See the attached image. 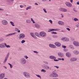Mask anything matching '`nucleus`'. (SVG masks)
<instances>
[{
	"label": "nucleus",
	"instance_id": "1",
	"mask_svg": "<svg viewBox=\"0 0 79 79\" xmlns=\"http://www.w3.org/2000/svg\"><path fill=\"white\" fill-rule=\"evenodd\" d=\"M23 74L25 77H26V78H30V77H31V75H30V74L27 72H23Z\"/></svg>",
	"mask_w": 79,
	"mask_h": 79
},
{
	"label": "nucleus",
	"instance_id": "2",
	"mask_svg": "<svg viewBox=\"0 0 79 79\" xmlns=\"http://www.w3.org/2000/svg\"><path fill=\"white\" fill-rule=\"evenodd\" d=\"M40 35L41 37H43V38H45L47 37V33L44 31H41L40 33Z\"/></svg>",
	"mask_w": 79,
	"mask_h": 79
},
{
	"label": "nucleus",
	"instance_id": "3",
	"mask_svg": "<svg viewBox=\"0 0 79 79\" xmlns=\"http://www.w3.org/2000/svg\"><path fill=\"white\" fill-rule=\"evenodd\" d=\"M1 23L2 25H4L5 26L8 25V21L6 20L5 19L2 20L1 21Z\"/></svg>",
	"mask_w": 79,
	"mask_h": 79
},
{
	"label": "nucleus",
	"instance_id": "4",
	"mask_svg": "<svg viewBox=\"0 0 79 79\" xmlns=\"http://www.w3.org/2000/svg\"><path fill=\"white\" fill-rule=\"evenodd\" d=\"M20 62L22 64H25L26 63V60L24 58H22L20 59Z\"/></svg>",
	"mask_w": 79,
	"mask_h": 79
},
{
	"label": "nucleus",
	"instance_id": "5",
	"mask_svg": "<svg viewBox=\"0 0 79 79\" xmlns=\"http://www.w3.org/2000/svg\"><path fill=\"white\" fill-rule=\"evenodd\" d=\"M58 10L59 11H62L63 12H67L68 11V10L66 9L63 8H59Z\"/></svg>",
	"mask_w": 79,
	"mask_h": 79
},
{
	"label": "nucleus",
	"instance_id": "6",
	"mask_svg": "<svg viewBox=\"0 0 79 79\" xmlns=\"http://www.w3.org/2000/svg\"><path fill=\"white\" fill-rule=\"evenodd\" d=\"M9 55H10V52H8L7 55H6L5 60L3 62V64H5V63L6 62V61H7V60H8V57H9Z\"/></svg>",
	"mask_w": 79,
	"mask_h": 79
},
{
	"label": "nucleus",
	"instance_id": "7",
	"mask_svg": "<svg viewBox=\"0 0 79 79\" xmlns=\"http://www.w3.org/2000/svg\"><path fill=\"white\" fill-rule=\"evenodd\" d=\"M73 44L75 46V47H79V42L78 41H74L73 42Z\"/></svg>",
	"mask_w": 79,
	"mask_h": 79
},
{
	"label": "nucleus",
	"instance_id": "8",
	"mask_svg": "<svg viewBox=\"0 0 79 79\" xmlns=\"http://www.w3.org/2000/svg\"><path fill=\"white\" fill-rule=\"evenodd\" d=\"M62 40L64 42H69V38L67 37H62Z\"/></svg>",
	"mask_w": 79,
	"mask_h": 79
},
{
	"label": "nucleus",
	"instance_id": "9",
	"mask_svg": "<svg viewBox=\"0 0 79 79\" xmlns=\"http://www.w3.org/2000/svg\"><path fill=\"white\" fill-rule=\"evenodd\" d=\"M25 37H26V35L25 34L23 33H21L19 35V39H24L25 38Z\"/></svg>",
	"mask_w": 79,
	"mask_h": 79
},
{
	"label": "nucleus",
	"instance_id": "10",
	"mask_svg": "<svg viewBox=\"0 0 79 79\" xmlns=\"http://www.w3.org/2000/svg\"><path fill=\"white\" fill-rule=\"evenodd\" d=\"M66 5L68 7H71L72 6V4L69 2H65Z\"/></svg>",
	"mask_w": 79,
	"mask_h": 79
},
{
	"label": "nucleus",
	"instance_id": "11",
	"mask_svg": "<svg viewBox=\"0 0 79 79\" xmlns=\"http://www.w3.org/2000/svg\"><path fill=\"white\" fill-rule=\"evenodd\" d=\"M73 54L75 55H77L79 54V52L77 50H74L73 52Z\"/></svg>",
	"mask_w": 79,
	"mask_h": 79
},
{
	"label": "nucleus",
	"instance_id": "12",
	"mask_svg": "<svg viewBox=\"0 0 79 79\" xmlns=\"http://www.w3.org/2000/svg\"><path fill=\"white\" fill-rule=\"evenodd\" d=\"M5 73H2L0 75V79H3L5 77Z\"/></svg>",
	"mask_w": 79,
	"mask_h": 79
},
{
	"label": "nucleus",
	"instance_id": "13",
	"mask_svg": "<svg viewBox=\"0 0 79 79\" xmlns=\"http://www.w3.org/2000/svg\"><path fill=\"white\" fill-rule=\"evenodd\" d=\"M55 45L56 46L58 47H60L61 46V43L59 42H56L55 43Z\"/></svg>",
	"mask_w": 79,
	"mask_h": 79
},
{
	"label": "nucleus",
	"instance_id": "14",
	"mask_svg": "<svg viewBox=\"0 0 79 79\" xmlns=\"http://www.w3.org/2000/svg\"><path fill=\"white\" fill-rule=\"evenodd\" d=\"M15 34H16V32L12 33H11L8 34L5 36V37H9V36H11V35H15Z\"/></svg>",
	"mask_w": 79,
	"mask_h": 79
},
{
	"label": "nucleus",
	"instance_id": "15",
	"mask_svg": "<svg viewBox=\"0 0 79 79\" xmlns=\"http://www.w3.org/2000/svg\"><path fill=\"white\" fill-rule=\"evenodd\" d=\"M58 23L59 25H60L61 26H63L64 24V23L63 21H59L58 22Z\"/></svg>",
	"mask_w": 79,
	"mask_h": 79
},
{
	"label": "nucleus",
	"instance_id": "16",
	"mask_svg": "<svg viewBox=\"0 0 79 79\" xmlns=\"http://www.w3.org/2000/svg\"><path fill=\"white\" fill-rule=\"evenodd\" d=\"M6 46L5 45V43H2L0 44V48H5Z\"/></svg>",
	"mask_w": 79,
	"mask_h": 79
},
{
	"label": "nucleus",
	"instance_id": "17",
	"mask_svg": "<svg viewBox=\"0 0 79 79\" xmlns=\"http://www.w3.org/2000/svg\"><path fill=\"white\" fill-rule=\"evenodd\" d=\"M31 35L35 39H37V37L34 35V33L32 32L30 33Z\"/></svg>",
	"mask_w": 79,
	"mask_h": 79
},
{
	"label": "nucleus",
	"instance_id": "18",
	"mask_svg": "<svg viewBox=\"0 0 79 79\" xmlns=\"http://www.w3.org/2000/svg\"><path fill=\"white\" fill-rule=\"evenodd\" d=\"M66 56L67 57H68V58H70L71 56V54L70 52H67L66 53Z\"/></svg>",
	"mask_w": 79,
	"mask_h": 79
},
{
	"label": "nucleus",
	"instance_id": "19",
	"mask_svg": "<svg viewBox=\"0 0 79 79\" xmlns=\"http://www.w3.org/2000/svg\"><path fill=\"white\" fill-rule=\"evenodd\" d=\"M58 55L60 56V57H61V58H63L64 56V54L61 52H59L58 53Z\"/></svg>",
	"mask_w": 79,
	"mask_h": 79
},
{
	"label": "nucleus",
	"instance_id": "20",
	"mask_svg": "<svg viewBox=\"0 0 79 79\" xmlns=\"http://www.w3.org/2000/svg\"><path fill=\"white\" fill-rule=\"evenodd\" d=\"M60 30L58 28L51 29V32H52V31H60Z\"/></svg>",
	"mask_w": 79,
	"mask_h": 79
},
{
	"label": "nucleus",
	"instance_id": "21",
	"mask_svg": "<svg viewBox=\"0 0 79 79\" xmlns=\"http://www.w3.org/2000/svg\"><path fill=\"white\" fill-rule=\"evenodd\" d=\"M35 26L36 28H40V25L37 23L35 24Z\"/></svg>",
	"mask_w": 79,
	"mask_h": 79
},
{
	"label": "nucleus",
	"instance_id": "22",
	"mask_svg": "<svg viewBox=\"0 0 79 79\" xmlns=\"http://www.w3.org/2000/svg\"><path fill=\"white\" fill-rule=\"evenodd\" d=\"M49 46L50 47H51V48H56V46H55V45L52 44H49Z\"/></svg>",
	"mask_w": 79,
	"mask_h": 79
},
{
	"label": "nucleus",
	"instance_id": "23",
	"mask_svg": "<svg viewBox=\"0 0 79 79\" xmlns=\"http://www.w3.org/2000/svg\"><path fill=\"white\" fill-rule=\"evenodd\" d=\"M69 47L72 50H74V47L71 44L69 45Z\"/></svg>",
	"mask_w": 79,
	"mask_h": 79
},
{
	"label": "nucleus",
	"instance_id": "24",
	"mask_svg": "<svg viewBox=\"0 0 79 79\" xmlns=\"http://www.w3.org/2000/svg\"><path fill=\"white\" fill-rule=\"evenodd\" d=\"M49 58H50V59H52V60H53L54 59H56V57L54 56H49Z\"/></svg>",
	"mask_w": 79,
	"mask_h": 79
},
{
	"label": "nucleus",
	"instance_id": "25",
	"mask_svg": "<svg viewBox=\"0 0 79 79\" xmlns=\"http://www.w3.org/2000/svg\"><path fill=\"white\" fill-rule=\"evenodd\" d=\"M35 34L37 37H39V38H40V36L39 35V33L36 32L35 33Z\"/></svg>",
	"mask_w": 79,
	"mask_h": 79
},
{
	"label": "nucleus",
	"instance_id": "26",
	"mask_svg": "<svg viewBox=\"0 0 79 79\" xmlns=\"http://www.w3.org/2000/svg\"><path fill=\"white\" fill-rule=\"evenodd\" d=\"M44 69L47 70H48V69H50V67L48 65H46Z\"/></svg>",
	"mask_w": 79,
	"mask_h": 79
},
{
	"label": "nucleus",
	"instance_id": "27",
	"mask_svg": "<svg viewBox=\"0 0 79 79\" xmlns=\"http://www.w3.org/2000/svg\"><path fill=\"white\" fill-rule=\"evenodd\" d=\"M31 20L29 19H27L26 20V23H27V24H30V23H31Z\"/></svg>",
	"mask_w": 79,
	"mask_h": 79
},
{
	"label": "nucleus",
	"instance_id": "28",
	"mask_svg": "<svg viewBox=\"0 0 79 79\" xmlns=\"http://www.w3.org/2000/svg\"><path fill=\"white\" fill-rule=\"evenodd\" d=\"M4 45H5V46L7 48H10V47H11V46H10V45H6V43H4Z\"/></svg>",
	"mask_w": 79,
	"mask_h": 79
},
{
	"label": "nucleus",
	"instance_id": "29",
	"mask_svg": "<svg viewBox=\"0 0 79 79\" xmlns=\"http://www.w3.org/2000/svg\"><path fill=\"white\" fill-rule=\"evenodd\" d=\"M31 22H32L33 24H35V22L34 21V19L32 18H31Z\"/></svg>",
	"mask_w": 79,
	"mask_h": 79
},
{
	"label": "nucleus",
	"instance_id": "30",
	"mask_svg": "<svg viewBox=\"0 0 79 79\" xmlns=\"http://www.w3.org/2000/svg\"><path fill=\"white\" fill-rule=\"evenodd\" d=\"M58 77V74L56 73H54V77Z\"/></svg>",
	"mask_w": 79,
	"mask_h": 79
},
{
	"label": "nucleus",
	"instance_id": "31",
	"mask_svg": "<svg viewBox=\"0 0 79 79\" xmlns=\"http://www.w3.org/2000/svg\"><path fill=\"white\" fill-rule=\"evenodd\" d=\"M31 6H29L26 8V10H31Z\"/></svg>",
	"mask_w": 79,
	"mask_h": 79
},
{
	"label": "nucleus",
	"instance_id": "32",
	"mask_svg": "<svg viewBox=\"0 0 79 79\" xmlns=\"http://www.w3.org/2000/svg\"><path fill=\"white\" fill-rule=\"evenodd\" d=\"M10 23L12 26H15V24H14V23H13V22L10 21Z\"/></svg>",
	"mask_w": 79,
	"mask_h": 79
},
{
	"label": "nucleus",
	"instance_id": "33",
	"mask_svg": "<svg viewBox=\"0 0 79 79\" xmlns=\"http://www.w3.org/2000/svg\"><path fill=\"white\" fill-rule=\"evenodd\" d=\"M73 20L74 21H79V19L77 18H74Z\"/></svg>",
	"mask_w": 79,
	"mask_h": 79
},
{
	"label": "nucleus",
	"instance_id": "34",
	"mask_svg": "<svg viewBox=\"0 0 79 79\" xmlns=\"http://www.w3.org/2000/svg\"><path fill=\"white\" fill-rule=\"evenodd\" d=\"M46 65L45 64H44L43 65H42V68H44V69H45V67L46 66Z\"/></svg>",
	"mask_w": 79,
	"mask_h": 79
},
{
	"label": "nucleus",
	"instance_id": "35",
	"mask_svg": "<svg viewBox=\"0 0 79 79\" xmlns=\"http://www.w3.org/2000/svg\"><path fill=\"white\" fill-rule=\"evenodd\" d=\"M70 61L71 62H74V60H73V58H71L70 59Z\"/></svg>",
	"mask_w": 79,
	"mask_h": 79
},
{
	"label": "nucleus",
	"instance_id": "36",
	"mask_svg": "<svg viewBox=\"0 0 79 79\" xmlns=\"http://www.w3.org/2000/svg\"><path fill=\"white\" fill-rule=\"evenodd\" d=\"M8 64L9 65H10V68L11 69L12 68H13V65L10 63H8Z\"/></svg>",
	"mask_w": 79,
	"mask_h": 79
},
{
	"label": "nucleus",
	"instance_id": "37",
	"mask_svg": "<svg viewBox=\"0 0 79 79\" xmlns=\"http://www.w3.org/2000/svg\"><path fill=\"white\" fill-rule=\"evenodd\" d=\"M54 73H51V74L49 76L50 77H54Z\"/></svg>",
	"mask_w": 79,
	"mask_h": 79
},
{
	"label": "nucleus",
	"instance_id": "38",
	"mask_svg": "<svg viewBox=\"0 0 79 79\" xmlns=\"http://www.w3.org/2000/svg\"><path fill=\"white\" fill-rule=\"evenodd\" d=\"M41 71V72H43V73H45L46 72V70L44 69H42Z\"/></svg>",
	"mask_w": 79,
	"mask_h": 79
},
{
	"label": "nucleus",
	"instance_id": "39",
	"mask_svg": "<svg viewBox=\"0 0 79 79\" xmlns=\"http://www.w3.org/2000/svg\"><path fill=\"white\" fill-rule=\"evenodd\" d=\"M73 61H77V59L76 58L73 57Z\"/></svg>",
	"mask_w": 79,
	"mask_h": 79
},
{
	"label": "nucleus",
	"instance_id": "40",
	"mask_svg": "<svg viewBox=\"0 0 79 79\" xmlns=\"http://www.w3.org/2000/svg\"><path fill=\"white\" fill-rule=\"evenodd\" d=\"M43 62L45 64H48V62L44 61Z\"/></svg>",
	"mask_w": 79,
	"mask_h": 79
},
{
	"label": "nucleus",
	"instance_id": "41",
	"mask_svg": "<svg viewBox=\"0 0 79 79\" xmlns=\"http://www.w3.org/2000/svg\"><path fill=\"white\" fill-rule=\"evenodd\" d=\"M36 76H37V77H39V78H40V79H41V76H40L39 75L36 74Z\"/></svg>",
	"mask_w": 79,
	"mask_h": 79
},
{
	"label": "nucleus",
	"instance_id": "42",
	"mask_svg": "<svg viewBox=\"0 0 79 79\" xmlns=\"http://www.w3.org/2000/svg\"><path fill=\"white\" fill-rule=\"evenodd\" d=\"M25 42H26V41H25V40H23L21 41V43L22 44H24V43Z\"/></svg>",
	"mask_w": 79,
	"mask_h": 79
},
{
	"label": "nucleus",
	"instance_id": "43",
	"mask_svg": "<svg viewBox=\"0 0 79 79\" xmlns=\"http://www.w3.org/2000/svg\"><path fill=\"white\" fill-rule=\"evenodd\" d=\"M63 50L64 52H68V49L67 48H65Z\"/></svg>",
	"mask_w": 79,
	"mask_h": 79
},
{
	"label": "nucleus",
	"instance_id": "44",
	"mask_svg": "<svg viewBox=\"0 0 79 79\" xmlns=\"http://www.w3.org/2000/svg\"><path fill=\"white\" fill-rule=\"evenodd\" d=\"M73 11H75V12H77V10H76V8H73Z\"/></svg>",
	"mask_w": 79,
	"mask_h": 79
},
{
	"label": "nucleus",
	"instance_id": "45",
	"mask_svg": "<svg viewBox=\"0 0 79 79\" xmlns=\"http://www.w3.org/2000/svg\"><path fill=\"white\" fill-rule=\"evenodd\" d=\"M51 34H56L57 33H56V32H52Z\"/></svg>",
	"mask_w": 79,
	"mask_h": 79
},
{
	"label": "nucleus",
	"instance_id": "46",
	"mask_svg": "<svg viewBox=\"0 0 79 79\" xmlns=\"http://www.w3.org/2000/svg\"><path fill=\"white\" fill-rule=\"evenodd\" d=\"M49 21L50 22L51 24H53V21H52V20H49Z\"/></svg>",
	"mask_w": 79,
	"mask_h": 79
},
{
	"label": "nucleus",
	"instance_id": "47",
	"mask_svg": "<svg viewBox=\"0 0 79 79\" xmlns=\"http://www.w3.org/2000/svg\"><path fill=\"white\" fill-rule=\"evenodd\" d=\"M19 30V29L15 27V31H18Z\"/></svg>",
	"mask_w": 79,
	"mask_h": 79
},
{
	"label": "nucleus",
	"instance_id": "48",
	"mask_svg": "<svg viewBox=\"0 0 79 79\" xmlns=\"http://www.w3.org/2000/svg\"><path fill=\"white\" fill-rule=\"evenodd\" d=\"M43 11H44V12H45L46 13H47V11H46V9H43Z\"/></svg>",
	"mask_w": 79,
	"mask_h": 79
},
{
	"label": "nucleus",
	"instance_id": "49",
	"mask_svg": "<svg viewBox=\"0 0 79 79\" xmlns=\"http://www.w3.org/2000/svg\"><path fill=\"white\" fill-rule=\"evenodd\" d=\"M24 57L25 58H26V59H27V58H28V57H27V56H24Z\"/></svg>",
	"mask_w": 79,
	"mask_h": 79
},
{
	"label": "nucleus",
	"instance_id": "50",
	"mask_svg": "<svg viewBox=\"0 0 79 79\" xmlns=\"http://www.w3.org/2000/svg\"><path fill=\"white\" fill-rule=\"evenodd\" d=\"M20 7L21 8H24V6L23 5H20Z\"/></svg>",
	"mask_w": 79,
	"mask_h": 79
},
{
	"label": "nucleus",
	"instance_id": "51",
	"mask_svg": "<svg viewBox=\"0 0 79 79\" xmlns=\"http://www.w3.org/2000/svg\"><path fill=\"white\" fill-rule=\"evenodd\" d=\"M62 48H66V46H65L62 45Z\"/></svg>",
	"mask_w": 79,
	"mask_h": 79
},
{
	"label": "nucleus",
	"instance_id": "52",
	"mask_svg": "<svg viewBox=\"0 0 79 79\" xmlns=\"http://www.w3.org/2000/svg\"><path fill=\"white\" fill-rule=\"evenodd\" d=\"M54 67H55V68H56L57 69H58V68H59V67L56 66H54Z\"/></svg>",
	"mask_w": 79,
	"mask_h": 79
},
{
	"label": "nucleus",
	"instance_id": "53",
	"mask_svg": "<svg viewBox=\"0 0 79 79\" xmlns=\"http://www.w3.org/2000/svg\"><path fill=\"white\" fill-rule=\"evenodd\" d=\"M66 29H67V31H70V29L69 28H67Z\"/></svg>",
	"mask_w": 79,
	"mask_h": 79
},
{
	"label": "nucleus",
	"instance_id": "54",
	"mask_svg": "<svg viewBox=\"0 0 79 79\" xmlns=\"http://www.w3.org/2000/svg\"><path fill=\"white\" fill-rule=\"evenodd\" d=\"M3 40H4L3 38L1 39H0V41L3 42Z\"/></svg>",
	"mask_w": 79,
	"mask_h": 79
},
{
	"label": "nucleus",
	"instance_id": "55",
	"mask_svg": "<svg viewBox=\"0 0 79 79\" xmlns=\"http://www.w3.org/2000/svg\"><path fill=\"white\" fill-rule=\"evenodd\" d=\"M33 52L34 53H37V54L39 53V52H37V51H34Z\"/></svg>",
	"mask_w": 79,
	"mask_h": 79
},
{
	"label": "nucleus",
	"instance_id": "56",
	"mask_svg": "<svg viewBox=\"0 0 79 79\" xmlns=\"http://www.w3.org/2000/svg\"><path fill=\"white\" fill-rule=\"evenodd\" d=\"M70 3H73V0H70Z\"/></svg>",
	"mask_w": 79,
	"mask_h": 79
},
{
	"label": "nucleus",
	"instance_id": "57",
	"mask_svg": "<svg viewBox=\"0 0 79 79\" xmlns=\"http://www.w3.org/2000/svg\"><path fill=\"white\" fill-rule=\"evenodd\" d=\"M0 10H1V11H4V9H3L0 8Z\"/></svg>",
	"mask_w": 79,
	"mask_h": 79
},
{
	"label": "nucleus",
	"instance_id": "58",
	"mask_svg": "<svg viewBox=\"0 0 79 79\" xmlns=\"http://www.w3.org/2000/svg\"><path fill=\"white\" fill-rule=\"evenodd\" d=\"M35 5L37 6H38V5H39L38 4H37V3H35Z\"/></svg>",
	"mask_w": 79,
	"mask_h": 79
},
{
	"label": "nucleus",
	"instance_id": "59",
	"mask_svg": "<svg viewBox=\"0 0 79 79\" xmlns=\"http://www.w3.org/2000/svg\"><path fill=\"white\" fill-rule=\"evenodd\" d=\"M27 14V12H25L24 13V15H26Z\"/></svg>",
	"mask_w": 79,
	"mask_h": 79
},
{
	"label": "nucleus",
	"instance_id": "60",
	"mask_svg": "<svg viewBox=\"0 0 79 79\" xmlns=\"http://www.w3.org/2000/svg\"><path fill=\"white\" fill-rule=\"evenodd\" d=\"M54 61H58L59 60H58L54 59Z\"/></svg>",
	"mask_w": 79,
	"mask_h": 79
},
{
	"label": "nucleus",
	"instance_id": "61",
	"mask_svg": "<svg viewBox=\"0 0 79 79\" xmlns=\"http://www.w3.org/2000/svg\"><path fill=\"white\" fill-rule=\"evenodd\" d=\"M61 15H62V16H61L62 18H63L64 17V16L63 15V14H61Z\"/></svg>",
	"mask_w": 79,
	"mask_h": 79
},
{
	"label": "nucleus",
	"instance_id": "62",
	"mask_svg": "<svg viewBox=\"0 0 79 79\" xmlns=\"http://www.w3.org/2000/svg\"><path fill=\"white\" fill-rule=\"evenodd\" d=\"M61 60H62V61H64V58H62L61 59Z\"/></svg>",
	"mask_w": 79,
	"mask_h": 79
},
{
	"label": "nucleus",
	"instance_id": "63",
	"mask_svg": "<svg viewBox=\"0 0 79 79\" xmlns=\"http://www.w3.org/2000/svg\"><path fill=\"white\" fill-rule=\"evenodd\" d=\"M3 67H4V68H5V69H7V68H6V66H4Z\"/></svg>",
	"mask_w": 79,
	"mask_h": 79
},
{
	"label": "nucleus",
	"instance_id": "64",
	"mask_svg": "<svg viewBox=\"0 0 79 79\" xmlns=\"http://www.w3.org/2000/svg\"><path fill=\"white\" fill-rule=\"evenodd\" d=\"M77 5H79V2H77Z\"/></svg>",
	"mask_w": 79,
	"mask_h": 79
}]
</instances>
